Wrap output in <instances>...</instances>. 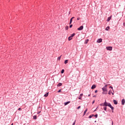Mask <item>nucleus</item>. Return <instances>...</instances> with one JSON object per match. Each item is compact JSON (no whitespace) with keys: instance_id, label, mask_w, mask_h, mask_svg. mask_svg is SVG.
Returning a JSON list of instances; mask_svg holds the SVG:
<instances>
[{"instance_id":"nucleus-18","label":"nucleus","mask_w":125,"mask_h":125,"mask_svg":"<svg viewBox=\"0 0 125 125\" xmlns=\"http://www.w3.org/2000/svg\"><path fill=\"white\" fill-rule=\"evenodd\" d=\"M67 63H68V60H66L64 61V64H67Z\"/></svg>"},{"instance_id":"nucleus-37","label":"nucleus","mask_w":125,"mask_h":125,"mask_svg":"<svg viewBox=\"0 0 125 125\" xmlns=\"http://www.w3.org/2000/svg\"><path fill=\"white\" fill-rule=\"evenodd\" d=\"M75 18V17H73L72 18H71V19L73 20V19H74Z\"/></svg>"},{"instance_id":"nucleus-19","label":"nucleus","mask_w":125,"mask_h":125,"mask_svg":"<svg viewBox=\"0 0 125 125\" xmlns=\"http://www.w3.org/2000/svg\"><path fill=\"white\" fill-rule=\"evenodd\" d=\"M104 111H107V107H104Z\"/></svg>"},{"instance_id":"nucleus-29","label":"nucleus","mask_w":125,"mask_h":125,"mask_svg":"<svg viewBox=\"0 0 125 125\" xmlns=\"http://www.w3.org/2000/svg\"><path fill=\"white\" fill-rule=\"evenodd\" d=\"M73 27V24H71L69 26V28H72Z\"/></svg>"},{"instance_id":"nucleus-31","label":"nucleus","mask_w":125,"mask_h":125,"mask_svg":"<svg viewBox=\"0 0 125 125\" xmlns=\"http://www.w3.org/2000/svg\"><path fill=\"white\" fill-rule=\"evenodd\" d=\"M81 108V106H79L77 107V109H80Z\"/></svg>"},{"instance_id":"nucleus-41","label":"nucleus","mask_w":125,"mask_h":125,"mask_svg":"<svg viewBox=\"0 0 125 125\" xmlns=\"http://www.w3.org/2000/svg\"><path fill=\"white\" fill-rule=\"evenodd\" d=\"M97 93V90H96L95 91V93Z\"/></svg>"},{"instance_id":"nucleus-28","label":"nucleus","mask_w":125,"mask_h":125,"mask_svg":"<svg viewBox=\"0 0 125 125\" xmlns=\"http://www.w3.org/2000/svg\"><path fill=\"white\" fill-rule=\"evenodd\" d=\"M76 124V120L74 121V122L73 123L72 125H75Z\"/></svg>"},{"instance_id":"nucleus-38","label":"nucleus","mask_w":125,"mask_h":125,"mask_svg":"<svg viewBox=\"0 0 125 125\" xmlns=\"http://www.w3.org/2000/svg\"><path fill=\"white\" fill-rule=\"evenodd\" d=\"M69 24H72V21H70Z\"/></svg>"},{"instance_id":"nucleus-11","label":"nucleus","mask_w":125,"mask_h":125,"mask_svg":"<svg viewBox=\"0 0 125 125\" xmlns=\"http://www.w3.org/2000/svg\"><path fill=\"white\" fill-rule=\"evenodd\" d=\"M83 94H81L80 95V97H79V99L80 100H82V96H83Z\"/></svg>"},{"instance_id":"nucleus-17","label":"nucleus","mask_w":125,"mask_h":125,"mask_svg":"<svg viewBox=\"0 0 125 125\" xmlns=\"http://www.w3.org/2000/svg\"><path fill=\"white\" fill-rule=\"evenodd\" d=\"M86 112H87V109H86L84 112V114H83V116H84V115H85V113H86Z\"/></svg>"},{"instance_id":"nucleus-36","label":"nucleus","mask_w":125,"mask_h":125,"mask_svg":"<svg viewBox=\"0 0 125 125\" xmlns=\"http://www.w3.org/2000/svg\"><path fill=\"white\" fill-rule=\"evenodd\" d=\"M58 92H61V90H59Z\"/></svg>"},{"instance_id":"nucleus-6","label":"nucleus","mask_w":125,"mask_h":125,"mask_svg":"<svg viewBox=\"0 0 125 125\" xmlns=\"http://www.w3.org/2000/svg\"><path fill=\"white\" fill-rule=\"evenodd\" d=\"M97 42H98V43H100V42H102V39H98L97 41Z\"/></svg>"},{"instance_id":"nucleus-44","label":"nucleus","mask_w":125,"mask_h":125,"mask_svg":"<svg viewBox=\"0 0 125 125\" xmlns=\"http://www.w3.org/2000/svg\"><path fill=\"white\" fill-rule=\"evenodd\" d=\"M41 113V111L38 112V114H40Z\"/></svg>"},{"instance_id":"nucleus-25","label":"nucleus","mask_w":125,"mask_h":125,"mask_svg":"<svg viewBox=\"0 0 125 125\" xmlns=\"http://www.w3.org/2000/svg\"><path fill=\"white\" fill-rule=\"evenodd\" d=\"M68 29H69V27L66 26L65 27V30H68Z\"/></svg>"},{"instance_id":"nucleus-32","label":"nucleus","mask_w":125,"mask_h":125,"mask_svg":"<svg viewBox=\"0 0 125 125\" xmlns=\"http://www.w3.org/2000/svg\"><path fill=\"white\" fill-rule=\"evenodd\" d=\"M112 125H114V122L113 121H112V124H111Z\"/></svg>"},{"instance_id":"nucleus-9","label":"nucleus","mask_w":125,"mask_h":125,"mask_svg":"<svg viewBox=\"0 0 125 125\" xmlns=\"http://www.w3.org/2000/svg\"><path fill=\"white\" fill-rule=\"evenodd\" d=\"M113 103L114 104H115V105H117V104H118V102H117V101H116L115 100H113Z\"/></svg>"},{"instance_id":"nucleus-35","label":"nucleus","mask_w":125,"mask_h":125,"mask_svg":"<svg viewBox=\"0 0 125 125\" xmlns=\"http://www.w3.org/2000/svg\"><path fill=\"white\" fill-rule=\"evenodd\" d=\"M80 19H81L80 18H77V20H80Z\"/></svg>"},{"instance_id":"nucleus-27","label":"nucleus","mask_w":125,"mask_h":125,"mask_svg":"<svg viewBox=\"0 0 125 125\" xmlns=\"http://www.w3.org/2000/svg\"><path fill=\"white\" fill-rule=\"evenodd\" d=\"M92 118V116L90 115V116H89V119H91Z\"/></svg>"},{"instance_id":"nucleus-15","label":"nucleus","mask_w":125,"mask_h":125,"mask_svg":"<svg viewBox=\"0 0 125 125\" xmlns=\"http://www.w3.org/2000/svg\"><path fill=\"white\" fill-rule=\"evenodd\" d=\"M73 38L71 36H70L69 37H68V41H71V40H72Z\"/></svg>"},{"instance_id":"nucleus-2","label":"nucleus","mask_w":125,"mask_h":125,"mask_svg":"<svg viewBox=\"0 0 125 125\" xmlns=\"http://www.w3.org/2000/svg\"><path fill=\"white\" fill-rule=\"evenodd\" d=\"M107 106H108V107L111 108V110H112V112H114V111H113V110H114V107H113L112 105H111V104L108 103Z\"/></svg>"},{"instance_id":"nucleus-30","label":"nucleus","mask_w":125,"mask_h":125,"mask_svg":"<svg viewBox=\"0 0 125 125\" xmlns=\"http://www.w3.org/2000/svg\"><path fill=\"white\" fill-rule=\"evenodd\" d=\"M95 117L96 118H97V117H98V115H97V114L95 115Z\"/></svg>"},{"instance_id":"nucleus-16","label":"nucleus","mask_w":125,"mask_h":125,"mask_svg":"<svg viewBox=\"0 0 125 125\" xmlns=\"http://www.w3.org/2000/svg\"><path fill=\"white\" fill-rule=\"evenodd\" d=\"M62 85V83H59L58 84V86H61Z\"/></svg>"},{"instance_id":"nucleus-26","label":"nucleus","mask_w":125,"mask_h":125,"mask_svg":"<svg viewBox=\"0 0 125 125\" xmlns=\"http://www.w3.org/2000/svg\"><path fill=\"white\" fill-rule=\"evenodd\" d=\"M88 42V40H87L85 42V43H87Z\"/></svg>"},{"instance_id":"nucleus-13","label":"nucleus","mask_w":125,"mask_h":125,"mask_svg":"<svg viewBox=\"0 0 125 125\" xmlns=\"http://www.w3.org/2000/svg\"><path fill=\"white\" fill-rule=\"evenodd\" d=\"M109 29H110V26H107V27L105 28V30H106V31H109Z\"/></svg>"},{"instance_id":"nucleus-23","label":"nucleus","mask_w":125,"mask_h":125,"mask_svg":"<svg viewBox=\"0 0 125 125\" xmlns=\"http://www.w3.org/2000/svg\"><path fill=\"white\" fill-rule=\"evenodd\" d=\"M61 59V56L58 58V60H60Z\"/></svg>"},{"instance_id":"nucleus-20","label":"nucleus","mask_w":125,"mask_h":125,"mask_svg":"<svg viewBox=\"0 0 125 125\" xmlns=\"http://www.w3.org/2000/svg\"><path fill=\"white\" fill-rule=\"evenodd\" d=\"M33 119H34V120H37V116H34Z\"/></svg>"},{"instance_id":"nucleus-8","label":"nucleus","mask_w":125,"mask_h":125,"mask_svg":"<svg viewBox=\"0 0 125 125\" xmlns=\"http://www.w3.org/2000/svg\"><path fill=\"white\" fill-rule=\"evenodd\" d=\"M112 18V16H110V17H109L108 18H107V22H109V21H110V20H111V19Z\"/></svg>"},{"instance_id":"nucleus-3","label":"nucleus","mask_w":125,"mask_h":125,"mask_svg":"<svg viewBox=\"0 0 125 125\" xmlns=\"http://www.w3.org/2000/svg\"><path fill=\"white\" fill-rule=\"evenodd\" d=\"M105 106V107H107V105H108V103L106 102V101H105V102L104 104H101V106Z\"/></svg>"},{"instance_id":"nucleus-7","label":"nucleus","mask_w":125,"mask_h":125,"mask_svg":"<svg viewBox=\"0 0 125 125\" xmlns=\"http://www.w3.org/2000/svg\"><path fill=\"white\" fill-rule=\"evenodd\" d=\"M125 99H123L122 100V105H125Z\"/></svg>"},{"instance_id":"nucleus-48","label":"nucleus","mask_w":125,"mask_h":125,"mask_svg":"<svg viewBox=\"0 0 125 125\" xmlns=\"http://www.w3.org/2000/svg\"><path fill=\"white\" fill-rule=\"evenodd\" d=\"M93 97H95V96H94Z\"/></svg>"},{"instance_id":"nucleus-46","label":"nucleus","mask_w":125,"mask_h":125,"mask_svg":"<svg viewBox=\"0 0 125 125\" xmlns=\"http://www.w3.org/2000/svg\"><path fill=\"white\" fill-rule=\"evenodd\" d=\"M88 96H90V95H88Z\"/></svg>"},{"instance_id":"nucleus-21","label":"nucleus","mask_w":125,"mask_h":125,"mask_svg":"<svg viewBox=\"0 0 125 125\" xmlns=\"http://www.w3.org/2000/svg\"><path fill=\"white\" fill-rule=\"evenodd\" d=\"M76 34L75 33H73L71 36V37L73 38V37H74V36Z\"/></svg>"},{"instance_id":"nucleus-39","label":"nucleus","mask_w":125,"mask_h":125,"mask_svg":"<svg viewBox=\"0 0 125 125\" xmlns=\"http://www.w3.org/2000/svg\"><path fill=\"white\" fill-rule=\"evenodd\" d=\"M109 88H112L113 89V87H112V86H110Z\"/></svg>"},{"instance_id":"nucleus-1","label":"nucleus","mask_w":125,"mask_h":125,"mask_svg":"<svg viewBox=\"0 0 125 125\" xmlns=\"http://www.w3.org/2000/svg\"><path fill=\"white\" fill-rule=\"evenodd\" d=\"M103 94H107V85H105L104 87L102 88Z\"/></svg>"},{"instance_id":"nucleus-34","label":"nucleus","mask_w":125,"mask_h":125,"mask_svg":"<svg viewBox=\"0 0 125 125\" xmlns=\"http://www.w3.org/2000/svg\"><path fill=\"white\" fill-rule=\"evenodd\" d=\"M111 93L112 94V95H114V91L113 92H111Z\"/></svg>"},{"instance_id":"nucleus-47","label":"nucleus","mask_w":125,"mask_h":125,"mask_svg":"<svg viewBox=\"0 0 125 125\" xmlns=\"http://www.w3.org/2000/svg\"><path fill=\"white\" fill-rule=\"evenodd\" d=\"M11 125H13V124H12Z\"/></svg>"},{"instance_id":"nucleus-10","label":"nucleus","mask_w":125,"mask_h":125,"mask_svg":"<svg viewBox=\"0 0 125 125\" xmlns=\"http://www.w3.org/2000/svg\"><path fill=\"white\" fill-rule=\"evenodd\" d=\"M95 87H96V85H93L91 87V89H94V88H95Z\"/></svg>"},{"instance_id":"nucleus-5","label":"nucleus","mask_w":125,"mask_h":125,"mask_svg":"<svg viewBox=\"0 0 125 125\" xmlns=\"http://www.w3.org/2000/svg\"><path fill=\"white\" fill-rule=\"evenodd\" d=\"M83 29V26H81L79 28L77 29L78 31H82Z\"/></svg>"},{"instance_id":"nucleus-45","label":"nucleus","mask_w":125,"mask_h":125,"mask_svg":"<svg viewBox=\"0 0 125 125\" xmlns=\"http://www.w3.org/2000/svg\"><path fill=\"white\" fill-rule=\"evenodd\" d=\"M95 111H96V109L94 111V112H95Z\"/></svg>"},{"instance_id":"nucleus-4","label":"nucleus","mask_w":125,"mask_h":125,"mask_svg":"<svg viewBox=\"0 0 125 125\" xmlns=\"http://www.w3.org/2000/svg\"><path fill=\"white\" fill-rule=\"evenodd\" d=\"M106 49H107V50H109L110 51H112L113 48H112L111 46H107V47H106Z\"/></svg>"},{"instance_id":"nucleus-43","label":"nucleus","mask_w":125,"mask_h":125,"mask_svg":"<svg viewBox=\"0 0 125 125\" xmlns=\"http://www.w3.org/2000/svg\"><path fill=\"white\" fill-rule=\"evenodd\" d=\"M95 101H94L93 102H92V104H93L94 103Z\"/></svg>"},{"instance_id":"nucleus-22","label":"nucleus","mask_w":125,"mask_h":125,"mask_svg":"<svg viewBox=\"0 0 125 125\" xmlns=\"http://www.w3.org/2000/svg\"><path fill=\"white\" fill-rule=\"evenodd\" d=\"M64 69H62V71H61V73H62V74H63V73H64Z\"/></svg>"},{"instance_id":"nucleus-33","label":"nucleus","mask_w":125,"mask_h":125,"mask_svg":"<svg viewBox=\"0 0 125 125\" xmlns=\"http://www.w3.org/2000/svg\"><path fill=\"white\" fill-rule=\"evenodd\" d=\"M70 21L71 22H73V20L72 19H71Z\"/></svg>"},{"instance_id":"nucleus-14","label":"nucleus","mask_w":125,"mask_h":125,"mask_svg":"<svg viewBox=\"0 0 125 125\" xmlns=\"http://www.w3.org/2000/svg\"><path fill=\"white\" fill-rule=\"evenodd\" d=\"M44 96H45V97H47L48 96V93H47L46 94H44Z\"/></svg>"},{"instance_id":"nucleus-40","label":"nucleus","mask_w":125,"mask_h":125,"mask_svg":"<svg viewBox=\"0 0 125 125\" xmlns=\"http://www.w3.org/2000/svg\"><path fill=\"white\" fill-rule=\"evenodd\" d=\"M123 25H124V26H125V22H124V23H123Z\"/></svg>"},{"instance_id":"nucleus-24","label":"nucleus","mask_w":125,"mask_h":125,"mask_svg":"<svg viewBox=\"0 0 125 125\" xmlns=\"http://www.w3.org/2000/svg\"><path fill=\"white\" fill-rule=\"evenodd\" d=\"M111 90H109V92H108V94H109V95H111Z\"/></svg>"},{"instance_id":"nucleus-42","label":"nucleus","mask_w":125,"mask_h":125,"mask_svg":"<svg viewBox=\"0 0 125 125\" xmlns=\"http://www.w3.org/2000/svg\"><path fill=\"white\" fill-rule=\"evenodd\" d=\"M18 110H21V108H19Z\"/></svg>"},{"instance_id":"nucleus-12","label":"nucleus","mask_w":125,"mask_h":125,"mask_svg":"<svg viewBox=\"0 0 125 125\" xmlns=\"http://www.w3.org/2000/svg\"><path fill=\"white\" fill-rule=\"evenodd\" d=\"M70 103L71 102H65L64 103V105L66 106V105H68V104H70Z\"/></svg>"}]
</instances>
